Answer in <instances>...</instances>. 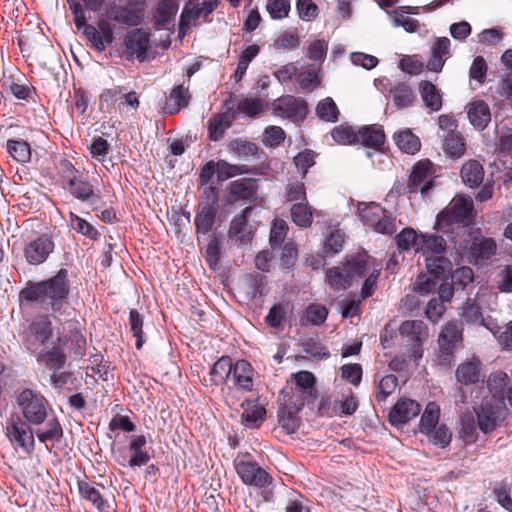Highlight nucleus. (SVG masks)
Instances as JSON below:
<instances>
[{"mask_svg":"<svg viewBox=\"0 0 512 512\" xmlns=\"http://www.w3.org/2000/svg\"><path fill=\"white\" fill-rule=\"evenodd\" d=\"M291 218L293 223L301 228H308L313 222V213L311 207L308 205V201L299 202L292 205Z\"/></svg>","mask_w":512,"mask_h":512,"instance_id":"46","label":"nucleus"},{"mask_svg":"<svg viewBox=\"0 0 512 512\" xmlns=\"http://www.w3.org/2000/svg\"><path fill=\"white\" fill-rule=\"evenodd\" d=\"M74 23L77 29L82 30L85 38L91 43V46L97 51L102 52L105 50V45L100 40V32L98 29L86 22L85 13L74 17Z\"/></svg>","mask_w":512,"mask_h":512,"instance_id":"40","label":"nucleus"},{"mask_svg":"<svg viewBox=\"0 0 512 512\" xmlns=\"http://www.w3.org/2000/svg\"><path fill=\"white\" fill-rule=\"evenodd\" d=\"M458 316L462 326L464 324L469 326H482L491 331L493 334L497 332V323L491 318L483 316L481 307L478 305L476 299L468 297L463 304L458 308Z\"/></svg>","mask_w":512,"mask_h":512,"instance_id":"12","label":"nucleus"},{"mask_svg":"<svg viewBox=\"0 0 512 512\" xmlns=\"http://www.w3.org/2000/svg\"><path fill=\"white\" fill-rule=\"evenodd\" d=\"M78 490L82 498L92 503V505L99 511H103L106 506V501L102 497L100 491L87 481L78 482Z\"/></svg>","mask_w":512,"mask_h":512,"instance_id":"49","label":"nucleus"},{"mask_svg":"<svg viewBox=\"0 0 512 512\" xmlns=\"http://www.w3.org/2000/svg\"><path fill=\"white\" fill-rule=\"evenodd\" d=\"M216 214V202L199 205L194 219L197 234H207L211 231L215 223Z\"/></svg>","mask_w":512,"mask_h":512,"instance_id":"31","label":"nucleus"},{"mask_svg":"<svg viewBox=\"0 0 512 512\" xmlns=\"http://www.w3.org/2000/svg\"><path fill=\"white\" fill-rule=\"evenodd\" d=\"M54 248L55 244L52 237L48 234H42L25 246L24 256L30 265H40L47 260Z\"/></svg>","mask_w":512,"mask_h":512,"instance_id":"15","label":"nucleus"},{"mask_svg":"<svg viewBox=\"0 0 512 512\" xmlns=\"http://www.w3.org/2000/svg\"><path fill=\"white\" fill-rule=\"evenodd\" d=\"M467 115L470 123L478 130H483L491 121L490 108L483 100L471 102L467 106Z\"/></svg>","mask_w":512,"mask_h":512,"instance_id":"28","label":"nucleus"},{"mask_svg":"<svg viewBox=\"0 0 512 512\" xmlns=\"http://www.w3.org/2000/svg\"><path fill=\"white\" fill-rule=\"evenodd\" d=\"M477 420L472 414H465L461 417L460 436L466 444L474 443L477 439Z\"/></svg>","mask_w":512,"mask_h":512,"instance_id":"52","label":"nucleus"},{"mask_svg":"<svg viewBox=\"0 0 512 512\" xmlns=\"http://www.w3.org/2000/svg\"><path fill=\"white\" fill-rule=\"evenodd\" d=\"M147 439L145 435L133 436L128 444V450L131 453V457L126 461L125 457L116 458V461L122 465H128L131 468L141 467L147 465L151 460V456L145 449Z\"/></svg>","mask_w":512,"mask_h":512,"instance_id":"17","label":"nucleus"},{"mask_svg":"<svg viewBox=\"0 0 512 512\" xmlns=\"http://www.w3.org/2000/svg\"><path fill=\"white\" fill-rule=\"evenodd\" d=\"M16 403L22 413V419L31 425L43 424L49 416V402L37 390L23 389L16 396Z\"/></svg>","mask_w":512,"mask_h":512,"instance_id":"6","label":"nucleus"},{"mask_svg":"<svg viewBox=\"0 0 512 512\" xmlns=\"http://www.w3.org/2000/svg\"><path fill=\"white\" fill-rule=\"evenodd\" d=\"M70 286L68 270L61 268L45 280L28 281L19 292L20 305H34L54 317L65 315L69 308Z\"/></svg>","mask_w":512,"mask_h":512,"instance_id":"1","label":"nucleus"},{"mask_svg":"<svg viewBox=\"0 0 512 512\" xmlns=\"http://www.w3.org/2000/svg\"><path fill=\"white\" fill-rule=\"evenodd\" d=\"M400 251H408L418 245V237L413 228H404L395 238Z\"/></svg>","mask_w":512,"mask_h":512,"instance_id":"62","label":"nucleus"},{"mask_svg":"<svg viewBox=\"0 0 512 512\" xmlns=\"http://www.w3.org/2000/svg\"><path fill=\"white\" fill-rule=\"evenodd\" d=\"M179 2L177 0H159L153 8V24L157 29H166L173 24Z\"/></svg>","mask_w":512,"mask_h":512,"instance_id":"20","label":"nucleus"},{"mask_svg":"<svg viewBox=\"0 0 512 512\" xmlns=\"http://www.w3.org/2000/svg\"><path fill=\"white\" fill-rule=\"evenodd\" d=\"M393 97V103L397 108L411 106L415 100V95L409 84L401 82L390 89Z\"/></svg>","mask_w":512,"mask_h":512,"instance_id":"44","label":"nucleus"},{"mask_svg":"<svg viewBox=\"0 0 512 512\" xmlns=\"http://www.w3.org/2000/svg\"><path fill=\"white\" fill-rule=\"evenodd\" d=\"M510 377L502 371H498L490 374L487 380V387L492 394V401H503L504 402V392L507 389L508 385L511 383Z\"/></svg>","mask_w":512,"mask_h":512,"instance_id":"41","label":"nucleus"},{"mask_svg":"<svg viewBox=\"0 0 512 512\" xmlns=\"http://www.w3.org/2000/svg\"><path fill=\"white\" fill-rule=\"evenodd\" d=\"M235 115L219 113L209 120L208 137L211 141H219L223 138L225 131L231 127Z\"/></svg>","mask_w":512,"mask_h":512,"instance_id":"36","label":"nucleus"},{"mask_svg":"<svg viewBox=\"0 0 512 512\" xmlns=\"http://www.w3.org/2000/svg\"><path fill=\"white\" fill-rule=\"evenodd\" d=\"M333 140L340 145H352L357 143V132L348 125H338L331 131Z\"/></svg>","mask_w":512,"mask_h":512,"instance_id":"57","label":"nucleus"},{"mask_svg":"<svg viewBox=\"0 0 512 512\" xmlns=\"http://www.w3.org/2000/svg\"><path fill=\"white\" fill-rule=\"evenodd\" d=\"M6 147L8 153L16 161L27 163L31 160V147L26 141L9 139Z\"/></svg>","mask_w":512,"mask_h":512,"instance_id":"50","label":"nucleus"},{"mask_svg":"<svg viewBox=\"0 0 512 512\" xmlns=\"http://www.w3.org/2000/svg\"><path fill=\"white\" fill-rule=\"evenodd\" d=\"M251 211V207H246L239 215L232 219L228 231V235L231 239H235L240 243H247L251 241L252 232L248 225V216L250 215Z\"/></svg>","mask_w":512,"mask_h":512,"instance_id":"22","label":"nucleus"},{"mask_svg":"<svg viewBox=\"0 0 512 512\" xmlns=\"http://www.w3.org/2000/svg\"><path fill=\"white\" fill-rule=\"evenodd\" d=\"M371 262V257L366 253H357L348 255L344 263V270L353 282L355 279L362 278L366 275Z\"/></svg>","mask_w":512,"mask_h":512,"instance_id":"27","label":"nucleus"},{"mask_svg":"<svg viewBox=\"0 0 512 512\" xmlns=\"http://www.w3.org/2000/svg\"><path fill=\"white\" fill-rule=\"evenodd\" d=\"M30 425L19 414L12 413L6 421L5 429L10 443L20 447L27 454H31L35 449L34 431Z\"/></svg>","mask_w":512,"mask_h":512,"instance_id":"10","label":"nucleus"},{"mask_svg":"<svg viewBox=\"0 0 512 512\" xmlns=\"http://www.w3.org/2000/svg\"><path fill=\"white\" fill-rule=\"evenodd\" d=\"M398 385V378L393 374H388L382 377L377 385L375 394L378 402H384L390 396Z\"/></svg>","mask_w":512,"mask_h":512,"instance_id":"60","label":"nucleus"},{"mask_svg":"<svg viewBox=\"0 0 512 512\" xmlns=\"http://www.w3.org/2000/svg\"><path fill=\"white\" fill-rule=\"evenodd\" d=\"M455 377L457 382L463 385L478 383L481 378V362L473 358L461 363L455 371Z\"/></svg>","mask_w":512,"mask_h":512,"instance_id":"29","label":"nucleus"},{"mask_svg":"<svg viewBox=\"0 0 512 512\" xmlns=\"http://www.w3.org/2000/svg\"><path fill=\"white\" fill-rule=\"evenodd\" d=\"M386 136L382 126L373 124L359 128L357 131V143L364 147L380 151L384 146Z\"/></svg>","mask_w":512,"mask_h":512,"instance_id":"21","label":"nucleus"},{"mask_svg":"<svg viewBox=\"0 0 512 512\" xmlns=\"http://www.w3.org/2000/svg\"><path fill=\"white\" fill-rule=\"evenodd\" d=\"M316 114L324 121L336 122L338 120L339 110L333 99L327 97L317 104Z\"/></svg>","mask_w":512,"mask_h":512,"instance_id":"56","label":"nucleus"},{"mask_svg":"<svg viewBox=\"0 0 512 512\" xmlns=\"http://www.w3.org/2000/svg\"><path fill=\"white\" fill-rule=\"evenodd\" d=\"M326 282L335 291L346 290L352 284L348 272L340 267H331L326 271Z\"/></svg>","mask_w":512,"mask_h":512,"instance_id":"48","label":"nucleus"},{"mask_svg":"<svg viewBox=\"0 0 512 512\" xmlns=\"http://www.w3.org/2000/svg\"><path fill=\"white\" fill-rule=\"evenodd\" d=\"M420 241L421 246L417 250H422L426 256L442 255L446 250V240L441 235L423 234Z\"/></svg>","mask_w":512,"mask_h":512,"instance_id":"42","label":"nucleus"},{"mask_svg":"<svg viewBox=\"0 0 512 512\" xmlns=\"http://www.w3.org/2000/svg\"><path fill=\"white\" fill-rule=\"evenodd\" d=\"M235 470L245 485L256 487L262 490V497L265 501L274 500V478L261 467L256 461L250 459L246 453L234 460Z\"/></svg>","mask_w":512,"mask_h":512,"instance_id":"2","label":"nucleus"},{"mask_svg":"<svg viewBox=\"0 0 512 512\" xmlns=\"http://www.w3.org/2000/svg\"><path fill=\"white\" fill-rule=\"evenodd\" d=\"M66 186L73 197L85 202L90 201L94 205L93 211H99V207L96 205V200L99 197L95 196L93 186L88 180L77 176Z\"/></svg>","mask_w":512,"mask_h":512,"instance_id":"24","label":"nucleus"},{"mask_svg":"<svg viewBox=\"0 0 512 512\" xmlns=\"http://www.w3.org/2000/svg\"><path fill=\"white\" fill-rule=\"evenodd\" d=\"M470 251L477 258L489 259L496 252V243L492 238L474 237Z\"/></svg>","mask_w":512,"mask_h":512,"instance_id":"47","label":"nucleus"},{"mask_svg":"<svg viewBox=\"0 0 512 512\" xmlns=\"http://www.w3.org/2000/svg\"><path fill=\"white\" fill-rule=\"evenodd\" d=\"M399 334L405 339V346L410 352V360L418 365L423 356V343L428 339V328L421 320H406L399 326Z\"/></svg>","mask_w":512,"mask_h":512,"instance_id":"9","label":"nucleus"},{"mask_svg":"<svg viewBox=\"0 0 512 512\" xmlns=\"http://www.w3.org/2000/svg\"><path fill=\"white\" fill-rule=\"evenodd\" d=\"M54 337V327L48 315H40L22 324L20 332L22 347L29 354H36Z\"/></svg>","mask_w":512,"mask_h":512,"instance_id":"4","label":"nucleus"},{"mask_svg":"<svg viewBox=\"0 0 512 512\" xmlns=\"http://www.w3.org/2000/svg\"><path fill=\"white\" fill-rule=\"evenodd\" d=\"M247 298L253 300L267 294V277L261 273H249L243 278Z\"/></svg>","mask_w":512,"mask_h":512,"instance_id":"34","label":"nucleus"},{"mask_svg":"<svg viewBox=\"0 0 512 512\" xmlns=\"http://www.w3.org/2000/svg\"><path fill=\"white\" fill-rule=\"evenodd\" d=\"M425 262L427 273H420L414 284V289L422 295L436 290L439 281L452 271L451 261L443 255L426 256Z\"/></svg>","mask_w":512,"mask_h":512,"instance_id":"5","label":"nucleus"},{"mask_svg":"<svg viewBox=\"0 0 512 512\" xmlns=\"http://www.w3.org/2000/svg\"><path fill=\"white\" fill-rule=\"evenodd\" d=\"M475 217L473 200L470 196L460 195L455 197L447 208L436 217L435 228L438 231L449 234L453 231V225L467 227L473 223Z\"/></svg>","mask_w":512,"mask_h":512,"instance_id":"3","label":"nucleus"},{"mask_svg":"<svg viewBox=\"0 0 512 512\" xmlns=\"http://www.w3.org/2000/svg\"><path fill=\"white\" fill-rule=\"evenodd\" d=\"M257 190L256 180L242 178L230 183V193L237 199L248 200L254 197Z\"/></svg>","mask_w":512,"mask_h":512,"instance_id":"43","label":"nucleus"},{"mask_svg":"<svg viewBox=\"0 0 512 512\" xmlns=\"http://www.w3.org/2000/svg\"><path fill=\"white\" fill-rule=\"evenodd\" d=\"M463 345V327L461 323L453 320L447 322L439 336L436 362L441 366H451L455 362V353Z\"/></svg>","mask_w":512,"mask_h":512,"instance_id":"7","label":"nucleus"},{"mask_svg":"<svg viewBox=\"0 0 512 512\" xmlns=\"http://www.w3.org/2000/svg\"><path fill=\"white\" fill-rule=\"evenodd\" d=\"M328 316V310L324 305L311 304L305 310V316L301 319V324L305 325V320L316 326L322 325Z\"/></svg>","mask_w":512,"mask_h":512,"instance_id":"59","label":"nucleus"},{"mask_svg":"<svg viewBox=\"0 0 512 512\" xmlns=\"http://www.w3.org/2000/svg\"><path fill=\"white\" fill-rule=\"evenodd\" d=\"M242 407L244 409L241 415L242 424L247 428H258L265 419L266 409L251 400L243 402Z\"/></svg>","mask_w":512,"mask_h":512,"instance_id":"32","label":"nucleus"},{"mask_svg":"<svg viewBox=\"0 0 512 512\" xmlns=\"http://www.w3.org/2000/svg\"><path fill=\"white\" fill-rule=\"evenodd\" d=\"M266 9L272 19H284L288 17L291 5L288 0H268Z\"/></svg>","mask_w":512,"mask_h":512,"instance_id":"64","label":"nucleus"},{"mask_svg":"<svg viewBox=\"0 0 512 512\" xmlns=\"http://www.w3.org/2000/svg\"><path fill=\"white\" fill-rule=\"evenodd\" d=\"M232 359L228 356H222L218 359L210 368L209 381L210 385L219 386L224 384L226 380L231 376L232 370Z\"/></svg>","mask_w":512,"mask_h":512,"instance_id":"39","label":"nucleus"},{"mask_svg":"<svg viewBox=\"0 0 512 512\" xmlns=\"http://www.w3.org/2000/svg\"><path fill=\"white\" fill-rule=\"evenodd\" d=\"M393 140L396 146L406 154L413 155L421 148L419 137L416 136L409 128L395 132Z\"/></svg>","mask_w":512,"mask_h":512,"instance_id":"37","label":"nucleus"},{"mask_svg":"<svg viewBox=\"0 0 512 512\" xmlns=\"http://www.w3.org/2000/svg\"><path fill=\"white\" fill-rule=\"evenodd\" d=\"M70 222L72 228L77 233H80L91 240H97L100 237V233L92 224L73 212H70Z\"/></svg>","mask_w":512,"mask_h":512,"instance_id":"53","label":"nucleus"},{"mask_svg":"<svg viewBox=\"0 0 512 512\" xmlns=\"http://www.w3.org/2000/svg\"><path fill=\"white\" fill-rule=\"evenodd\" d=\"M315 152L310 149H305L299 152L293 159L294 165L301 173L304 179L308 173V169L315 164Z\"/></svg>","mask_w":512,"mask_h":512,"instance_id":"61","label":"nucleus"},{"mask_svg":"<svg viewBox=\"0 0 512 512\" xmlns=\"http://www.w3.org/2000/svg\"><path fill=\"white\" fill-rule=\"evenodd\" d=\"M460 175L467 187L475 189L484 181V168L479 161L470 159L463 163Z\"/></svg>","mask_w":512,"mask_h":512,"instance_id":"30","label":"nucleus"},{"mask_svg":"<svg viewBox=\"0 0 512 512\" xmlns=\"http://www.w3.org/2000/svg\"><path fill=\"white\" fill-rule=\"evenodd\" d=\"M512 484L506 480L497 482L493 487V494L496 501L506 510L512 511Z\"/></svg>","mask_w":512,"mask_h":512,"instance_id":"54","label":"nucleus"},{"mask_svg":"<svg viewBox=\"0 0 512 512\" xmlns=\"http://www.w3.org/2000/svg\"><path fill=\"white\" fill-rule=\"evenodd\" d=\"M287 314L286 305L278 303L273 305L265 317V323L272 328L282 326Z\"/></svg>","mask_w":512,"mask_h":512,"instance_id":"63","label":"nucleus"},{"mask_svg":"<svg viewBox=\"0 0 512 512\" xmlns=\"http://www.w3.org/2000/svg\"><path fill=\"white\" fill-rule=\"evenodd\" d=\"M68 337H58L57 342L48 350L44 348L37 352V361L43 363L47 368L57 372L61 370L67 361V356L62 349V344L67 343Z\"/></svg>","mask_w":512,"mask_h":512,"instance_id":"18","label":"nucleus"},{"mask_svg":"<svg viewBox=\"0 0 512 512\" xmlns=\"http://www.w3.org/2000/svg\"><path fill=\"white\" fill-rule=\"evenodd\" d=\"M419 93L426 108L437 112L442 108V95L437 87L430 81L419 83Z\"/></svg>","mask_w":512,"mask_h":512,"instance_id":"33","label":"nucleus"},{"mask_svg":"<svg viewBox=\"0 0 512 512\" xmlns=\"http://www.w3.org/2000/svg\"><path fill=\"white\" fill-rule=\"evenodd\" d=\"M276 110L289 118L305 117L307 114V104L294 96L288 95L278 99Z\"/></svg>","mask_w":512,"mask_h":512,"instance_id":"35","label":"nucleus"},{"mask_svg":"<svg viewBox=\"0 0 512 512\" xmlns=\"http://www.w3.org/2000/svg\"><path fill=\"white\" fill-rule=\"evenodd\" d=\"M433 175V164L430 160L425 159L416 162L404 187V193L415 194L420 192L422 196H427L428 192L434 187Z\"/></svg>","mask_w":512,"mask_h":512,"instance_id":"11","label":"nucleus"},{"mask_svg":"<svg viewBox=\"0 0 512 512\" xmlns=\"http://www.w3.org/2000/svg\"><path fill=\"white\" fill-rule=\"evenodd\" d=\"M191 99L188 87L183 84L176 85L165 100L163 111L165 114H176L181 109L186 108Z\"/></svg>","mask_w":512,"mask_h":512,"instance_id":"23","label":"nucleus"},{"mask_svg":"<svg viewBox=\"0 0 512 512\" xmlns=\"http://www.w3.org/2000/svg\"><path fill=\"white\" fill-rule=\"evenodd\" d=\"M505 402L484 400L480 407L475 410L479 429L488 434L495 430L497 423L504 416Z\"/></svg>","mask_w":512,"mask_h":512,"instance_id":"13","label":"nucleus"},{"mask_svg":"<svg viewBox=\"0 0 512 512\" xmlns=\"http://www.w3.org/2000/svg\"><path fill=\"white\" fill-rule=\"evenodd\" d=\"M294 409L288 408L287 403L278 411V423L288 433L292 434L299 428V418Z\"/></svg>","mask_w":512,"mask_h":512,"instance_id":"51","label":"nucleus"},{"mask_svg":"<svg viewBox=\"0 0 512 512\" xmlns=\"http://www.w3.org/2000/svg\"><path fill=\"white\" fill-rule=\"evenodd\" d=\"M421 412L420 404L409 398L399 399L389 413V423L395 427H401Z\"/></svg>","mask_w":512,"mask_h":512,"instance_id":"16","label":"nucleus"},{"mask_svg":"<svg viewBox=\"0 0 512 512\" xmlns=\"http://www.w3.org/2000/svg\"><path fill=\"white\" fill-rule=\"evenodd\" d=\"M287 407L294 409V411H300L306 403L313 401L316 398L315 392L307 389H301L294 385H291L290 392H285L284 398Z\"/></svg>","mask_w":512,"mask_h":512,"instance_id":"38","label":"nucleus"},{"mask_svg":"<svg viewBox=\"0 0 512 512\" xmlns=\"http://www.w3.org/2000/svg\"><path fill=\"white\" fill-rule=\"evenodd\" d=\"M440 408L435 402H429L421 416L419 429L425 435H430L431 431L438 424Z\"/></svg>","mask_w":512,"mask_h":512,"instance_id":"45","label":"nucleus"},{"mask_svg":"<svg viewBox=\"0 0 512 512\" xmlns=\"http://www.w3.org/2000/svg\"><path fill=\"white\" fill-rule=\"evenodd\" d=\"M129 326L130 331L133 333V336L136 338L135 346L139 350L142 348L143 344L146 342V338L144 337L143 332V317L136 309H131L129 312Z\"/></svg>","mask_w":512,"mask_h":512,"instance_id":"55","label":"nucleus"},{"mask_svg":"<svg viewBox=\"0 0 512 512\" xmlns=\"http://www.w3.org/2000/svg\"><path fill=\"white\" fill-rule=\"evenodd\" d=\"M127 58H137L143 62L150 47V34L142 28L129 31L123 41Z\"/></svg>","mask_w":512,"mask_h":512,"instance_id":"14","label":"nucleus"},{"mask_svg":"<svg viewBox=\"0 0 512 512\" xmlns=\"http://www.w3.org/2000/svg\"><path fill=\"white\" fill-rule=\"evenodd\" d=\"M450 279L456 290H465L474 281L473 269L468 266L457 268L451 271Z\"/></svg>","mask_w":512,"mask_h":512,"instance_id":"58","label":"nucleus"},{"mask_svg":"<svg viewBox=\"0 0 512 512\" xmlns=\"http://www.w3.org/2000/svg\"><path fill=\"white\" fill-rule=\"evenodd\" d=\"M253 368L246 360H238L233 364L231 370L232 380L238 389L252 391L253 389Z\"/></svg>","mask_w":512,"mask_h":512,"instance_id":"26","label":"nucleus"},{"mask_svg":"<svg viewBox=\"0 0 512 512\" xmlns=\"http://www.w3.org/2000/svg\"><path fill=\"white\" fill-rule=\"evenodd\" d=\"M128 6H119L111 11L110 17L117 23L127 26H137L142 21L141 13L145 8V0H129Z\"/></svg>","mask_w":512,"mask_h":512,"instance_id":"19","label":"nucleus"},{"mask_svg":"<svg viewBox=\"0 0 512 512\" xmlns=\"http://www.w3.org/2000/svg\"><path fill=\"white\" fill-rule=\"evenodd\" d=\"M44 423H46L45 428L37 429L35 434L38 440L45 444L47 450L51 451L47 442L52 441L53 443H60L64 436V431L60 421L55 415H52L51 417L48 416Z\"/></svg>","mask_w":512,"mask_h":512,"instance_id":"25","label":"nucleus"},{"mask_svg":"<svg viewBox=\"0 0 512 512\" xmlns=\"http://www.w3.org/2000/svg\"><path fill=\"white\" fill-rule=\"evenodd\" d=\"M357 212L363 224L377 233L392 235L396 231L395 219L378 203H359Z\"/></svg>","mask_w":512,"mask_h":512,"instance_id":"8","label":"nucleus"}]
</instances>
